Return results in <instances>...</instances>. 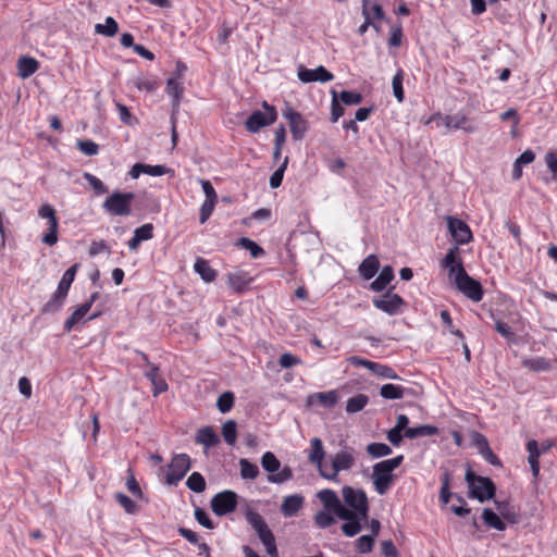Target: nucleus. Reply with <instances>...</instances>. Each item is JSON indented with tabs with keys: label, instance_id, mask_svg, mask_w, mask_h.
I'll use <instances>...</instances> for the list:
<instances>
[{
	"label": "nucleus",
	"instance_id": "1",
	"mask_svg": "<svg viewBox=\"0 0 557 557\" xmlns=\"http://www.w3.org/2000/svg\"><path fill=\"white\" fill-rule=\"evenodd\" d=\"M342 495L347 507L342 504L336 492L330 488L321 490L318 498L323 506L333 509L335 516L346 521L342 531L346 536L352 537L361 531V522L369 517V499L363 490L351 486H344Z\"/></svg>",
	"mask_w": 557,
	"mask_h": 557
},
{
	"label": "nucleus",
	"instance_id": "2",
	"mask_svg": "<svg viewBox=\"0 0 557 557\" xmlns=\"http://www.w3.org/2000/svg\"><path fill=\"white\" fill-rule=\"evenodd\" d=\"M404 461V456L398 455L394 458L380 461L373 466L372 481L377 494L384 495L391 488L394 482L393 471Z\"/></svg>",
	"mask_w": 557,
	"mask_h": 557
},
{
	"label": "nucleus",
	"instance_id": "3",
	"mask_svg": "<svg viewBox=\"0 0 557 557\" xmlns=\"http://www.w3.org/2000/svg\"><path fill=\"white\" fill-rule=\"evenodd\" d=\"M433 122L436 123V126L443 124L447 131L461 129L465 133L473 134L478 129L473 120L462 112L455 114H442L441 112H436L425 121V124Z\"/></svg>",
	"mask_w": 557,
	"mask_h": 557
},
{
	"label": "nucleus",
	"instance_id": "4",
	"mask_svg": "<svg viewBox=\"0 0 557 557\" xmlns=\"http://www.w3.org/2000/svg\"><path fill=\"white\" fill-rule=\"evenodd\" d=\"M245 517L247 522L257 533L261 543L264 545L270 557H278L274 534L270 530L263 517L253 510H247Z\"/></svg>",
	"mask_w": 557,
	"mask_h": 557
},
{
	"label": "nucleus",
	"instance_id": "5",
	"mask_svg": "<svg viewBox=\"0 0 557 557\" xmlns=\"http://www.w3.org/2000/svg\"><path fill=\"white\" fill-rule=\"evenodd\" d=\"M466 481L470 487V497L475 498L481 503L494 497L496 487L490 478L475 475L471 469H468L466 473Z\"/></svg>",
	"mask_w": 557,
	"mask_h": 557
},
{
	"label": "nucleus",
	"instance_id": "6",
	"mask_svg": "<svg viewBox=\"0 0 557 557\" xmlns=\"http://www.w3.org/2000/svg\"><path fill=\"white\" fill-rule=\"evenodd\" d=\"M133 193L114 191L102 203V208L111 215L127 216L132 213Z\"/></svg>",
	"mask_w": 557,
	"mask_h": 557
},
{
	"label": "nucleus",
	"instance_id": "7",
	"mask_svg": "<svg viewBox=\"0 0 557 557\" xmlns=\"http://www.w3.org/2000/svg\"><path fill=\"white\" fill-rule=\"evenodd\" d=\"M454 283L456 288L470 300L479 302L483 299L484 290L482 284L471 277L465 268H461L460 271L456 273Z\"/></svg>",
	"mask_w": 557,
	"mask_h": 557
},
{
	"label": "nucleus",
	"instance_id": "8",
	"mask_svg": "<svg viewBox=\"0 0 557 557\" xmlns=\"http://www.w3.org/2000/svg\"><path fill=\"white\" fill-rule=\"evenodd\" d=\"M262 468L269 472L268 481L271 483L282 484L293 478V470L285 466L281 471V462L272 451H267L261 457Z\"/></svg>",
	"mask_w": 557,
	"mask_h": 557
},
{
	"label": "nucleus",
	"instance_id": "9",
	"mask_svg": "<svg viewBox=\"0 0 557 557\" xmlns=\"http://www.w3.org/2000/svg\"><path fill=\"white\" fill-rule=\"evenodd\" d=\"M262 111H253L245 122V127L250 133H258L262 127L272 125L277 120V112L274 106L263 101Z\"/></svg>",
	"mask_w": 557,
	"mask_h": 557
},
{
	"label": "nucleus",
	"instance_id": "10",
	"mask_svg": "<svg viewBox=\"0 0 557 557\" xmlns=\"http://www.w3.org/2000/svg\"><path fill=\"white\" fill-rule=\"evenodd\" d=\"M355 465V457L348 450H341L332 458L331 467L321 470V476L329 481L338 482V473L341 471L349 470Z\"/></svg>",
	"mask_w": 557,
	"mask_h": 557
},
{
	"label": "nucleus",
	"instance_id": "11",
	"mask_svg": "<svg viewBox=\"0 0 557 557\" xmlns=\"http://www.w3.org/2000/svg\"><path fill=\"white\" fill-rule=\"evenodd\" d=\"M191 467L190 457L187 454H176L169 465V472L165 475V483L176 485L189 471Z\"/></svg>",
	"mask_w": 557,
	"mask_h": 557
},
{
	"label": "nucleus",
	"instance_id": "12",
	"mask_svg": "<svg viewBox=\"0 0 557 557\" xmlns=\"http://www.w3.org/2000/svg\"><path fill=\"white\" fill-rule=\"evenodd\" d=\"M38 215L48 220V232L42 235V243L49 246L55 245L58 243L59 221L54 208L49 203L42 205L38 210Z\"/></svg>",
	"mask_w": 557,
	"mask_h": 557
},
{
	"label": "nucleus",
	"instance_id": "13",
	"mask_svg": "<svg viewBox=\"0 0 557 557\" xmlns=\"http://www.w3.org/2000/svg\"><path fill=\"white\" fill-rule=\"evenodd\" d=\"M236 507L237 494L230 490L218 493L211 500V509L219 517L233 512Z\"/></svg>",
	"mask_w": 557,
	"mask_h": 557
},
{
	"label": "nucleus",
	"instance_id": "14",
	"mask_svg": "<svg viewBox=\"0 0 557 557\" xmlns=\"http://www.w3.org/2000/svg\"><path fill=\"white\" fill-rule=\"evenodd\" d=\"M282 114L289 123V128L294 140L302 139L308 131V121L304 119V116L289 104L285 106Z\"/></svg>",
	"mask_w": 557,
	"mask_h": 557
},
{
	"label": "nucleus",
	"instance_id": "15",
	"mask_svg": "<svg viewBox=\"0 0 557 557\" xmlns=\"http://www.w3.org/2000/svg\"><path fill=\"white\" fill-rule=\"evenodd\" d=\"M446 221L448 231L456 243L455 246L469 244L473 239L472 232L465 221L455 216H447Z\"/></svg>",
	"mask_w": 557,
	"mask_h": 557
},
{
	"label": "nucleus",
	"instance_id": "16",
	"mask_svg": "<svg viewBox=\"0 0 557 557\" xmlns=\"http://www.w3.org/2000/svg\"><path fill=\"white\" fill-rule=\"evenodd\" d=\"M405 305L404 299L394 293L387 292L381 298L373 299V306L391 315L398 313Z\"/></svg>",
	"mask_w": 557,
	"mask_h": 557
},
{
	"label": "nucleus",
	"instance_id": "17",
	"mask_svg": "<svg viewBox=\"0 0 557 557\" xmlns=\"http://www.w3.org/2000/svg\"><path fill=\"white\" fill-rule=\"evenodd\" d=\"M298 78L302 83H311V82H331L334 79V75L327 71L324 66L320 65L314 70L307 69L305 66H300L298 69Z\"/></svg>",
	"mask_w": 557,
	"mask_h": 557
},
{
	"label": "nucleus",
	"instance_id": "18",
	"mask_svg": "<svg viewBox=\"0 0 557 557\" xmlns=\"http://www.w3.org/2000/svg\"><path fill=\"white\" fill-rule=\"evenodd\" d=\"M184 91L185 88L182 79L175 77L168 78L165 92L172 98V115L178 112Z\"/></svg>",
	"mask_w": 557,
	"mask_h": 557
},
{
	"label": "nucleus",
	"instance_id": "19",
	"mask_svg": "<svg viewBox=\"0 0 557 557\" xmlns=\"http://www.w3.org/2000/svg\"><path fill=\"white\" fill-rule=\"evenodd\" d=\"M441 267L448 270L449 277H454L456 273L463 267L460 250L458 246H454L448 249L446 256L441 262Z\"/></svg>",
	"mask_w": 557,
	"mask_h": 557
},
{
	"label": "nucleus",
	"instance_id": "20",
	"mask_svg": "<svg viewBox=\"0 0 557 557\" xmlns=\"http://www.w3.org/2000/svg\"><path fill=\"white\" fill-rule=\"evenodd\" d=\"M195 442L196 444L202 445L205 448H212L218 446L221 441L215 430L207 425L197 430Z\"/></svg>",
	"mask_w": 557,
	"mask_h": 557
},
{
	"label": "nucleus",
	"instance_id": "21",
	"mask_svg": "<svg viewBox=\"0 0 557 557\" xmlns=\"http://www.w3.org/2000/svg\"><path fill=\"white\" fill-rule=\"evenodd\" d=\"M324 456H325V451H324L322 441L319 437L311 438L308 460L311 463L318 466L320 473H321V470H325V468H326V466L323 465Z\"/></svg>",
	"mask_w": 557,
	"mask_h": 557
},
{
	"label": "nucleus",
	"instance_id": "22",
	"mask_svg": "<svg viewBox=\"0 0 557 557\" xmlns=\"http://www.w3.org/2000/svg\"><path fill=\"white\" fill-rule=\"evenodd\" d=\"M227 282L233 290L242 293L252 282V277L245 271H237L227 275Z\"/></svg>",
	"mask_w": 557,
	"mask_h": 557
},
{
	"label": "nucleus",
	"instance_id": "23",
	"mask_svg": "<svg viewBox=\"0 0 557 557\" xmlns=\"http://www.w3.org/2000/svg\"><path fill=\"white\" fill-rule=\"evenodd\" d=\"M304 502L305 498L298 494L286 496L282 503L281 512L285 517H293L301 509Z\"/></svg>",
	"mask_w": 557,
	"mask_h": 557
},
{
	"label": "nucleus",
	"instance_id": "24",
	"mask_svg": "<svg viewBox=\"0 0 557 557\" xmlns=\"http://www.w3.org/2000/svg\"><path fill=\"white\" fill-rule=\"evenodd\" d=\"M380 269V261L375 255H369L359 265V274L367 281L371 280Z\"/></svg>",
	"mask_w": 557,
	"mask_h": 557
},
{
	"label": "nucleus",
	"instance_id": "25",
	"mask_svg": "<svg viewBox=\"0 0 557 557\" xmlns=\"http://www.w3.org/2000/svg\"><path fill=\"white\" fill-rule=\"evenodd\" d=\"M145 376L149 379L153 385V395L157 396L168 389V383L159 374V367L151 364L149 370L145 372Z\"/></svg>",
	"mask_w": 557,
	"mask_h": 557
},
{
	"label": "nucleus",
	"instance_id": "26",
	"mask_svg": "<svg viewBox=\"0 0 557 557\" xmlns=\"http://www.w3.org/2000/svg\"><path fill=\"white\" fill-rule=\"evenodd\" d=\"M527 450L529 453L528 461L530 463L533 476H537L540 473V461L539 458L541 456V450L539 447V443L535 440H530L527 442Z\"/></svg>",
	"mask_w": 557,
	"mask_h": 557
},
{
	"label": "nucleus",
	"instance_id": "27",
	"mask_svg": "<svg viewBox=\"0 0 557 557\" xmlns=\"http://www.w3.org/2000/svg\"><path fill=\"white\" fill-rule=\"evenodd\" d=\"M39 62L32 57H21L17 61L18 75L22 78H27L37 72Z\"/></svg>",
	"mask_w": 557,
	"mask_h": 557
},
{
	"label": "nucleus",
	"instance_id": "28",
	"mask_svg": "<svg viewBox=\"0 0 557 557\" xmlns=\"http://www.w3.org/2000/svg\"><path fill=\"white\" fill-rule=\"evenodd\" d=\"M394 278V270L391 265H385L379 276L371 283L370 287L374 292H382Z\"/></svg>",
	"mask_w": 557,
	"mask_h": 557
},
{
	"label": "nucleus",
	"instance_id": "29",
	"mask_svg": "<svg viewBox=\"0 0 557 557\" xmlns=\"http://www.w3.org/2000/svg\"><path fill=\"white\" fill-rule=\"evenodd\" d=\"M66 296L67 293L57 288L51 298L41 308V313H54L59 311L64 304Z\"/></svg>",
	"mask_w": 557,
	"mask_h": 557
},
{
	"label": "nucleus",
	"instance_id": "30",
	"mask_svg": "<svg viewBox=\"0 0 557 557\" xmlns=\"http://www.w3.org/2000/svg\"><path fill=\"white\" fill-rule=\"evenodd\" d=\"M194 270L205 282H213L216 277V271L211 268L208 260L198 258L194 264Z\"/></svg>",
	"mask_w": 557,
	"mask_h": 557
},
{
	"label": "nucleus",
	"instance_id": "31",
	"mask_svg": "<svg viewBox=\"0 0 557 557\" xmlns=\"http://www.w3.org/2000/svg\"><path fill=\"white\" fill-rule=\"evenodd\" d=\"M361 2H362L361 11H362V15L364 17V22L359 26L358 34L361 36L364 35L367 33V30L369 29V27H372L373 29L379 32L380 24L375 23L371 16L370 0H361Z\"/></svg>",
	"mask_w": 557,
	"mask_h": 557
},
{
	"label": "nucleus",
	"instance_id": "32",
	"mask_svg": "<svg viewBox=\"0 0 557 557\" xmlns=\"http://www.w3.org/2000/svg\"><path fill=\"white\" fill-rule=\"evenodd\" d=\"M90 310V304L81 305L64 322V332H71L72 329L79 323Z\"/></svg>",
	"mask_w": 557,
	"mask_h": 557
},
{
	"label": "nucleus",
	"instance_id": "33",
	"mask_svg": "<svg viewBox=\"0 0 557 557\" xmlns=\"http://www.w3.org/2000/svg\"><path fill=\"white\" fill-rule=\"evenodd\" d=\"M437 434H438V429L431 424H422V425H418L416 428H409L406 430V433H404L405 437H407V438L433 436V435H437Z\"/></svg>",
	"mask_w": 557,
	"mask_h": 557
},
{
	"label": "nucleus",
	"instance_id": "34",
	"mask_svg": "<svg viewBox=\"0 0 557 557\" xmlns=\"http://www.w3.org/2000/svg\"><path fill=\"white\" fill-rule=\"evenodd\" d=\"M334 510L323 506V510L314 515V524L320 529H326L335 523Z\"/></svg>",
	"mask_w": 557,
	"mask_h": 557
},
{
	"label": "nucleus",
	"instance_id": "35",
	"mask_svg": "<svg viewBox=\"0 0 557 557\" xmlns=\"http://www.w3.org/2000/svg\"><path fill=\"white\" fill-rule=\"evenodd\" d=\"M523 366L531 371L542 372L553 369V362L545 357H535L523 361Z\"/></svg>",
	"mask_w": 557,
	"mask_h": 557
},
{
	"label": "nucleus",
	"instance_id": "36",
	"mask_svg": "<svg viewBox=\"0 0 557 557\" xmlns=\"http://www.w3.org/2000/svg\"><path fill=\"white\" fill-rule=\"evenodd\" d=\"M483 522L492 529L504 531L506 529L505 522L502 518L490 508H484L482 511Z\"/></svg>",
	"mask_w": 557,
	"mask_h": 557
},
{
	"label": "nucleus",
	"instance_id": "37",
	"mask_svg": "<svg viewBox=\"0 0 557 557\" xmlns=\"http://www.w3.org/2000/svg\"><path fill=\"white\" fill-rule=\"evenodd\" d=\"M406 388L401 385L392 383L384 384L380 389V395L385 399H401L405 395Z\"/></svg>",
	"mask_w": 557,
	"mask_h": 557
},
{
	"label": "nucleus",
	"instance_id": "38",
	"mask_svg": "<svg viewBox=\"0 0 557 557\" xmlns=\"http://www.w3.org/2000/svg\"><path fill=\"white\" fill-rule=\"evenodd\" d=\"M369 403V397L364 394H358L350 397L346 401V411L348 413H356L361 411Z\"/></svg>",
	"mask_w": 557,
	"mask_h": 557
},
{
	"label": "nucleus",
	"instance_id": "39",
	"mask_svg": "<svg viewBox=\"0 0 557 557\" xmlns=\"http://www.w3.org/2000/svg\"><path fill=\"white\" fill-rule=\"evenodd\" d=\"M496 508L500 516L509 523H517L519 521V515L515 508L506 502H495Z\"/></svg>",
	"mask_w": 557,
	"mask_h": 557
},
{
	"label": "nucleus",
	"instance_id": "40",
	"mask_svg": "<svg viewBox=\"0 0 557 557\" xmlns=\"http://www.w3.org/2000/svg\"><path fill=\"white\" fill-rule=\"evenodd\" d=\"M240 476L245 480H255L259 475V468L257 465L250 462L246 458L239 459Z\"/></svg>",
	"mask_w": 557,
	"mask_h": 557
},
{
	"label": "nucleus",
	"instance_id": "41",
	"mask_svg": "<svg viewBox=\"0 0 557 557\" xmlns=\"http://www.w3.org/2000/svg\"><path fill=\"white\" fill-rule=\"evenodd\" d=\"M95 30L97 34L113 37L119 32V24L113 17L108 16L106 18V24H97L95 26Z\"/></svg>",
	"mask_w": 557,
	"mask_h": 557
},
{
	"label": "nucleus",
	"instance_id": "42",
	"mask_svg": "<svg viewBox=\"0 0 557 557\" xmlns=\"http://www.w3.org/2000/svg\"><path fill=\"white\" fill-rule=\"evenodd\" d=\"M441 482L440 500L443 504H448L453 497V493L450 492L451 473L448 470L444 471Z\"/></svg>",
	"mask_w": 557,
	"mask_h": 557
},
{
	"label": "nucleus",
	"instance_id": "43",
	"mask_svg": "<svg viewBox=\"0 0 557 557\" xmlns=\"http://www.w3.org/2000/svg\"><path fill=\"white\" fill-rule=\"evenodd\" d=\"M319 405L325 408H333L338 403V393L336 391L320 392L314 395Z\"/></svg>",
	"mask_w": 557,
	"mask_h": 557
},
{
	"label": "nucleus",
	"instance_id": "44",
	"mask_svg": "<svg viewBox=\"0 0 557 557\" xmlns=\"http://www.w3.org/2000/svg\"><path fill=\"white\" fill-rule=\"evenodd\" d=\"M79 268L78 263L70 267L63 274L61 281L59 282L58 289L63 290L69 294L72 283L75 280L76 272Z\"/></svg>",
	"mask_w": 557,
	"mask_h": 557
},
{
	"label": "nucleus",
	"instance_id": "45",
	"mask_svg": "<svg viewBox=\"0 0 557 557\" xmlns=\"http://www.w3.org/2000/svg\"><path fill=\"white\" fill-rule=\"evenodd\" d=\"M222 435L226 444L233 446L237 440V424L234 420H227L222 425Z\"/></svg>",
	"mask_w": 557,
	"mask_h": 557
},
{
	"label": "nucleus",
	"instance_id": "46",
	"mask_svg": "<svg viewBox=\"0 0 557 557\" xmlns=\"http://www.w3.org/2000/svg\"><path fill=\"white\" fill-rule=\"evenodd\" d=\"M186 486L195 493H202L206 490V480L201 473L193 472L186 481Z\"/></svg>",
	"mask_w": 557,
	"mask_h": 557
},
{
	"label": "nucleus",
	"instance_id": "47",
	"mask_svg": "<svg viewBox=\"0 0 557 557\" xmlns=\"http://www.w3.org/2000/svg\"><path fill=\"white\" fill-rule=\"evenodd\" d=\"M366 450L372 458H381L392 454V448L384 443H370Z\"/></svg>",
	"mask_w": 557,
	"mask_h": 557
},
{
	"label": "nucleus",
	"instance_id": "48",
	"mask_svg": "<svg viewBox=\"0 0 557 557\" xmlns=\"http://www.w3.org/2000/svg\"><path fill=\"white\" fill-rule=\"evenodd\" d=\"M238 246L247 249L252 258H260L265 253L264 249L261 246H259L256 242L247 237L239 238Z\"/></svg>",
	"mask_w": 557,
	"mask_h": 557
},
{
	"label": "nucleus",
	"instance_id": "49",
	"mask_svg": "<svg viewBox=\"0 0 557 557\" xmlns=\"http://www.w3.org/2000/svg\"><path fill=\"white\" fill-rule=\"evenodd\" d=\"M403 82H404V71L398 70L392 79L393 92L398 102H403L405 99Z\"/></svg>",
	"mask_w": 557,
	"mask_h": 557
},
{
	"label": "nucleus",
	"instance_id": "50",
	"mask_svg": "<svg viewBox=\"0 0 557 557\" xmlns=\"http://www.w3.org/2000/svg\"><path fill=\"white\" fill-rule=\"evenodd\" d=\"M84 178L88 183V185L94 189L96 195L100 196L108 193L107 186L96 175L86 172L84 173Z\"/></svg>",
	"mask_w": 557,
	"mask_h": 557
},
{
	"label": "nucleus",
	"instance_id": "51",
	"mask_svg": "<svg viewBox=\"0 0 557 557\" xmlns=\"http://www.w3.org/2000/svg\"><path fill=\"white\" fill-rule=\"evenodd\" d=\"M134 86L138 90H146L148 92H151V91H154L159 87V84L154 78L139 76L136 79H134Z\"/></svg>",
	"mask_w": 557,
	"mask_h": 557
},
{
	"label": "nucleus",
	"instance_id": "52",
	"mask_svg": "<svg viewBox=\"0 0 557 557\" xmlns=\"http://www.w3.org/2000/svg\"><path fill=\"white\" fill-rule=\"evenodd\" d=\"M374 543H375V539L373 536H370V535H361L357 541H356V549L360 553V554H369L372 552L373 549V546H374Z\"/></svg>",
	"mask_w": 557,
	"mask_h": 557
},
{
	"label": "nucleus",
	"instance_id": "53",
	"mask_svg": "<svg viewBox=\"0 0 557 557\" xmlns=\"http://www.w3.org/2000/svg\"><path fill=\"white\" fill-rule=\"evenodd\" d=\"M216 202H218V200L205 199V201L202 202V205L200 207V213H199L200 224H205L210 219V216L213 213Z\"/></svg>",
	"mask_w": 557,
	"mask_h": 557
},
{
	"label": "nucleus",
	"instance_id": "54",
	"mask_svg": "<svg viewBox=\"0 0 557 557\" xmlns=\"http://www.w3.org/2000/svg\"><path fill=\"white\" fill-rule=\"evenodd\" d=\"M234 405V395L231 392L223 393L216 401V407L222 413L228 412Z\"/></svg>",
	"mask_w": 557,
	"mask_h": 557
},
{
	"label": "nucleus",
	"instance_id": "55",
	"mask_svg": "<svg viewBox=\"0 0 557 557\" xmlns=\"http://www.w3.org/2000/svg\"><path fill=\"white\" fill-rule=\"evenodd\" d=\"M339 99L346 106H356L362 102L363 97L360 92L343 90L339 94Z\"/></svg>",
	"mask_w": 557,
	"mask_h": 557
},
{
	"label": "nucleus",
	"instance_id": "56",
	"mask_svg": "<svg viewBox=\"0 0 557 557\" xmlns=\"http://www.w3.org/2000/svg\"><path fill=\"white\" fill-rule=\"evenodd\" d=\"M441 320L445 327H447L453 335L457 336L460 339H465L463 333L460 330L454 327L453 319L448 310L441 311Z\"/></svg>",
	"mask_w": 557,
	"mask_h": 557
},
{
	"label": "nucleus",
	"instance_id": "57",
	"mask_svg": "<svg viewBox=\"0 0 557 557\" xmlns=\"http://www.w3.org/2000/svg\"><path fill=\"white\" fill-rule=\"evenodd\" d=\"M287 164H288V157H286L284 159L281 166L277 170H275L274 173L271 175L269 183L272 188H277L281 186Z\"/></svg>",
	"mask_w": 557,
	"mask_h": 557
},
{
	"label": "nucleus",
	"instance_id": "58",
	"mask_svg": "<svg viewBox=\"0 0 557 557\" xmlns=\"http://www.w3.org/2000/svg\"><path fill=\"white\" fill-rule=\"evenodd\" d=\"M153 225L151 223H146L139 227H137L135 231H134V235L140 240V242H145V240H149L153 237Z\"/></svg>",
	"mask_w": 557,
	"mask_h": 557
},
{
	"label": "nucleus",
	"instance_id": "59",
	"mask_svg": "<svg viewBox=\"0 0 557 557\" xmlns=\"http://www.w3.org/2000/svg\"><path fill=\"white\" fill-rule=\"evenodd\" d=\"M78 149L86 156H95L99 151V146L95 141L90 139L78 140L77 141Z\"/></svg>",
	"mask_w": 557,
	"mask_h": 557
},
{
	"label": "nucleus",
	"instance_id": "60",
	"mask_svg": "<svg viewBox=\"0 0 557 557\" xmlns=\"http://www.w3.org/2000/svg\"><path fill=\"white\" fill-rule=\"evenodd\" d=\"M371 371L380 376L386 377V379H395L397 377V374L394 369H392L388 366L381 364L375 362V367L371 368Z\"/></svg>",
	"mask_w": 557,
	"mask_h": 557
},
{
	"label": "nucleus",
	"instance_id": "61",
	"mask_svg": "<svg viewBox=\"0 0 557 557\" xmlns=\"http://www.w3.org/2000/svg\"><path fill=\"white\" fill-rule=\"evenodd\" d=\"M116 502L125 509L128 513H134L136 510V504L127 495L117 493L115 495Z\"/></svg>",
	"mask_w": 557,
	"mask_h": 557
},
{
	"label": "nucleus",
	"instance_id": "62",
	"mask_svg": "<svg viewBox=\"0 0 557 557\" xmlns=\"http://www.w3.org/2000/svg\"><path fill=\"white\" fill-rule=\"evenodd\" d=\"M495 330L507 341L512 342L515 339V333L507 323L503 321H496Z\"/></svg>",
	"mask_w": 557,
	"mask_h": 557
},
{
	"label": "nucleus",
	"instance_id": "63",
	"mask_svg": "<svg viewBox=\"0 0 557 557\" xmlns=\"http://www.w3.org/2000/svg\"><path fill=\"white\" fill-rule=\"evenodd\" d=\"M381 550L384 557H399V552L391 540L381 543Z\"/></svg>",
	"mask_w": 557,
	"mask_h": 557
},
{
	"label": "nucleus",
	"instance_id": "64",
	"mask_svg": "<svg viewBox=\"0 0 557 557\" xmlns=\"http://www.w3.org/2000/svg\"><path fill=\"white\" fill-rule=\"evenodd\" d=\"M545 163L552 173V178L557 181V157L554 151H548L545 156Z\"/></svg>",
	"mask_w": 557,
	"mask_h": 557
}]
</instances>
